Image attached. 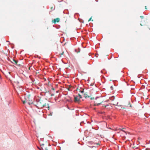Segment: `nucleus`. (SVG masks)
<instances>
[{
    "mask_svg": "<svg viewBox=\"0 0 150 150\" xmlns=\"http://www.w3.org/2000/svg\"><path fill=\"white\" fill-rule=\"evenodd\" d=\"M102 97L100 96L96 97L94 101V105L95 106H98L100 105L102 102Z\"/></svg>",
    "mask_w": 150,
    "mask_h": 150,
    "instance_id": "1",
    "label": "nucleus"
},
{
    "mask_svg": "<svg viewBox=\"0 0 150 150\" xmlns=\"http://www.w3.org/2000/svg\"><path fill=\"white\" fill-rule=\"evenodd\" d=\"M91 93L89 91H87L85 93V98L88 99L89 100H91L92 99H94V98L91 97Z\"/></svg>",
    "mask_w": 150,
    "mask_h": 150,
    "instance_id": "2",
    "label": "nucleus"
},
{
    "mask_svg": "<svg viewBox=\"0 0 150 150\" xmlns=\"http://www.w3.org/2000/svg\"><path fill=\"white\" fill-rule=\"evenodd\" d=\"M82 97L81 95L79 94V96H76L74 97V101L75 102H79L80 101Z\"/></svg>",
    "mask_w": 150,
    "mask_h": 150,
    "instance_id": "3",
    "label": "nucleus"
},
{
    "mask_svg": "<svg viewBox=\"0 0 150 150\" xmlns=\"http://www.w3.org/2000/svg\"><path fill=\"white\" fill-rule=\"evenodd\" d=\"M88 146H89V145H92L94 144V142L91 141H88L86 142Z\"/></svg>",
    "mask_w": 150,
    "mask_h": 150,
    "instance_id": "4",
    "label": "nucleus"
},
{
    "mask_svg": "<svg viewBox=\"0 0 150 150\" xmlns=\"http://www.w3.org/2000/svg\"><path fill=\"white\" fill-rule=\"evenodd\" d=\"M11 62L12 63L15 64H16L18 62V61L14 59H12L11 61Z\"/></svg>",
    "mask_w": 150,
    "mask_h": 150,
    "instance_id": "5",
    "label": "nucleus"
},
{
    "mask_svg": "<svg viewBox=\"0 0 150 150\" xmlns=\"http://www.w3.org/2000/svg\"><path fill=\"white\" fill-rule=\"evenodd\" d=\"M59 21V19L58 18H57L55 19H54L53 21V22L54 23H55L56 22H58Z\"/></svg>",
    "mask_w": 150,
    "mask_h": 150,
    "instance_id": "6",
    "label": "nucleus"
},
{
    "mask_svg": "<svg viewBox=\"0 0 150 150\" xmlns=\"http://www.w3.org/2000/svg\"><path fill=\"white\" fill-rule=\"evenodd\" d=\"M74 50L75 52H76L77 53H78L80 52L81 49L79 48H78L77 49H75Z\"/></svg>",
    "mask_w": 150,
    "mask_h": 150,
    "instance_id": "7",
    "label": "nucleus"
},
{
    "mask_svg": "<svg viewBox=\"0 0 150 150\" xmlns=\"http://www.w3.org/2000/svg\"><path fill=\"white\" fill-rule=\"evenodd\" d=\"M84 89H82L81 90H79V92H80L81 93H84Z\"/></svg>",
    "mask_w": 150,
    "mask_h": 150,
    "instance_id": "8",
    "label": "nucleus"
},
{
    "mask_svg": "<svg viewBox=\"0 0 150 150\" xmlns=\"http://www.w3.org/2000/svg\"><path fill=\"white\" fill-rule=\"evenodd\" d=\"M11 72H6V74L7 75V76H8V74H9L10 76H11Z\"/></svg>",
    "mask_w": 150,
    "mask_h": 150,
    "instance_id": "9",
    "label": "nucleus"
},
{
    "mask_svg": "<svg viewBox=\"0 0 150 150\" xmlns=\"http://www.w3.org/2000/svg\"><path fill=\"white\" fill-rule=\"evenodd\" d=\"M109 106V105L108 104H107L106 105H105L103 106V107H104L105 108H108L107 107Z\"/></svg>",
    "mask_w": 150,
    "mask_h": 150,
    "instance_id": "10",
    "label": "nucleus"
},
{
    "mask_svg": "<svg viewBox=\"0 0 150 150\" xmlns=\"http://www.w3.org/2000/svg\"><path fill=\"white\" fill-rule=\"evenodd\" d=\"M110 88H111V90H113V87H112V86H111L110 87Z\"/></svg>",
    "mask_w": 150,
    "mask_h": 150,
    "instance_id": "11",
    "label": "nucleus"
},
{
    "mask_svg": "<svg viewBox=\"0 0 150 150\" xmlns=\"http://www.w3.org/2000/svg\"><path fill=\"white\" fill-rule=\"evenodd\" d=\"M22 102L23 104H25V101H22Z\"/></svg>",
    "mask_w": 150,
    "mask_h": 150,
    "instance_id": "12",
    "label": "nucleus"
},
{
    "mask_svg": "<svg viewBox=\"0 0 150 150\" xmlns=\"http://www.w3.org/2000/svg\"><path fill=\"white\" fill-rule=\"evenodd\" d=\"M118 103V102H117V104L116 105L115 104H113V105H117Z\"/></svg>",
    "mask_w": 150,
    "mask_h": 150,
    "instance_id": "13",
    "label": "nucleus"
},
{
    "mask_svg": "<svg viewBox=\"0 0 150 150\" xmlns=\"http://www.w3.org/2000/svg\"><path fill=\"white\" fill-rule=\"evenodd\" d=\"M104 70H101L100 71L101 73H103V71Z\"/></svg>",
    "mask_w": 150,
    "mask_h": 150,
    "instance_id": "14",
    "label": "nucleus"
},
{
    "mask_svg": "<svg viewBox=\"0 0 150 150\" xmlns=\"http://www.w3.org/2000/svg\"><path fill=\"white\" fill-rule=\"evenodd\" d=\"M140 18L142 19H143L144 18V17L142 16H140Z\"/></svg>",
    "mask_w": 150,
    "mask_h": 150,
    "instance_id": "15",
    "label": "nucleus"
},
{
    "mask_svg": "<svg viewBox=\"0 0 150 150\" xmlns=\"http://www.w3.org/2000/svg\"><path fill=\"white\" fill-rule=\"evenodd\" d=\"M91 18H90L89 19V20H88V21H91Z\"/></svg>",
    "mask_w": 150,
    "mask_h": 150,
    "instance_id": "16",
    "label": "nucleus"
},
{
    "mask_svg": "<svg viewBox=\"0 0 150 150\" xmlns=\"http://www.w3.org/2000/svg\"><path fill=\"white\" fill-rule=\"evenodd\" d=\"M146 150H150L149 149L146 148Z\"/></svg>",
    "mask_w": 150,
    "mask_h": 150,
    "instance_id": "17",
    "label": "nucleus"
},
{
    "mask_svg": "<svg viewBox=\"0 0 150 150\" xmlns=\"http://www.w3.org/2000/svg\"><path fill=\"white\" fill-rule=\"evenodd\" d=\"M135 149H137V150H138V147L136 148H135Z\"/></svg>",
    "mask_w": 150,
    "mask_h": 150,
    "instance_id": "18",
    "label": "nucleus"
},
{
    "mask_svg": "<svg viewBox=\"0 0 150 150\" xmlns=\"http://www.w3.org/2000/svg\"><path fill=\"white\" fill-rule=\"evenodd\" d=\"M50 115H51V116H52V113H51L50 114Z\"/></svg>",
    "mask_w": 150,
    "mask_h": 150,
    "instance_id": "19",
    "label": "nucleus"
},
{
    "mask_svg": "<svg viewBox=\"0 0 150 150\" xmlns=\"http://www.w3.org/2000/svg\"><path fill=\"white\" fill-rule=\"evenodd\" d=\"M130 107H132V105H130Z\"/></svg>",
    "mask_w": 150,
    "mask_h": 150,
    "instance_id": "20",
    "label": "nucleus"
},
{
    "mask_svg": "<svg viewBox=\"0 0 150 150\" xmlns=\"http://www.w3.org/2000/svg\"><path fill=\"white\" fill-rule=\"evenodd\" d=\"M146 7V6L145 7V8H146H146H147Z\"/></svg>",
    "mask_w": 150,
    "mask_h": 150,
    "instance_id": "21",
    "label": "nucleus"
},
{
    "mask_svg": "<svg viewBox=\"0 0 150 150\" xmlns=\"http://www.w3.org/2000/svg\"><path fill=\"white\" fill-rule=\"evenodd\" d=\"M122 131H124V132H125V131H124L123 130H122Z\"/></svg>",
    "mask_w": 150,
    "mask_h": 150,
    "instance_id": "22",
    "label": "nucleus"
},
{
    "mask_svg": "<svg viewBox=\"0 0 150 150\" xmlns=\"http://www.w3.org/2000/svg\"><path fill=\"white\" fill-rule=\"evenodd\" d=\"M85 115H87L86 114H85Z\"/></svg>",
    "mask_w": 150,
    "mask_h": 150,
    "instance_id": "23",
    "label": "nucleus"
},
{
    "mask_svg": "<svg viewBox=\"0 0 150 150\" xmlns=\"http://www.w3.org/2000/svg\"><path fill=\"white\" fill-rule=\"evenodd\" d=\"M45 150H48V149H45Z\"/></svg>",
    "mask_w": 150,
    "mask_h": 150,
    "instance_id": "24",
    "label": "nucleus"
}]
</instances>
